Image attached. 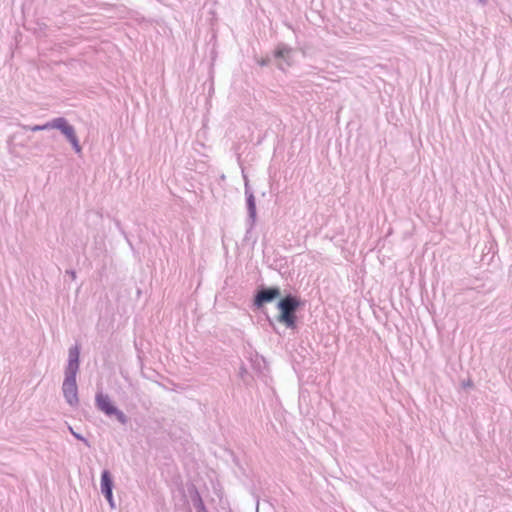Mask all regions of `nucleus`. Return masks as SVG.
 Here are the masks:
<instances>
[{
  "mask_svg": "<svg viewBox=\"0 0 512 512\" xmlns=\"http://www.w3.org/2000/svg\"><path fill=\"white\" fill-rule=\"evenodd\" d=\"M61 134L71 144V146L76 154H80L82 152V147L80 145L79 139L77 137V134H76V131H75V128L73 125H71L68 122Z\"/></svg>",
  "mask_w": 512,
  "mask_h": 512,
  "instance_id": "7",
  "label": "nucleus"
},
{
  "mask_svg": "<svg viewBox=\"0 0 512 512\" xmlns=\"http://www.w3.org/2000/svg\"><path fill=\"white\" fill-rule=\"evenodd\" d=\"M81 346L76 343L68 350V360L64 369V380L62 383V393L65 401L71 407L79 404L77 375L80 370Z\"/></svg>",
  "mask_w": 512,
  "mask_h": 512,
  "instance_id": "1",
  "label": "nucleus"
},
{
  "mask_svg": "<svg viewBox=\"0 0 512 512\" xmlns=\"http://www.w3.org/2000/svg\"><path fill=\"white\" fill-rule=\"evenodd\" d=\"M68 428H69V432L72 434V436H73L75 439H77V440H79V441L83 442V443H84L88 448H90V447H91V444H90L89 440H88L86 437H84L82 434H80V433H78V432L74 431V430H73V428H72L71 426H69Z\"/></svg>",
  "mask_w": 512,
  "mask_h": 512,
  "instance_id": "13",
  "label": "nucleus"
},
{
  "mask_svg": "<svg viewBox=\"0 0 512 512\" xmlns=\"http://www.w3.org/2000/svg\"><path fill=\"white\" fill-rule=\"evenodd\" d=\"M221 243L224 245V234L221 235Z\"/></svg>",
  "mask_w": 512,
  "mask_h": 512,
  "instance_id": "20",
  "label": "nucleus"
},
{
  "mask_svg": "<svg viewBox=\"0 0 512 512\" xmlns=\"http://www.w3.org/2000/svg\"><path fill=\"white\" fill-rule=\"evenodd\" d=\"M481 5H486L489 0H476Z\"/></svg>",
  "mask_w": 512,
  "mask_h": 512,
  "instance_id": "19",
  "label": "nucleus"
},
{
  "mask_svg": "<svg viewBox=\"0 0 512 512\" xmlns=\"http://www.w3.org/2000/svg\"><path fill=\"white\" fill-rule=\"evenodd\" d=\"M24 129L31 130L33 132L42 131L41 125H34V126H24Z\"/></svg>",
  "mask_w": 512,
  "mask_h": 512,
  "instance_id": "15",
  "label": "nucleus"
},
{
  "mask_svg": "<svg viewBox=\"0 0 512 512\" xmlns=\"http://www.w3.org/2000/svg\"><path fill=\"white\" fill-rule=\"evenodd\" d=\"M463 386L470 387V386H472V382L470 380H468L467 382H463Z\"/></svg>",
  "mask_w": 512,
  "mask_h": 512,
  "instance_id": "18",
  "label": "nucleus"
},
{
  "mask_svg": "<svg viewBox=\"0 0 512 512\" xmlns=\"http://www.w3.org/2000/svg\"><path fill=\"white\" fill-rule=\"evenodd\" d=\"M95 407L105 416L109 418H116V420L122 425H126L129 422V417L119 409L110 396L102 390L97 391L95 394Z\"/></svg>",
  "mask_w": 512,
  "mask_h": 512,
  "instance_id": "3",
  "label": "nucleus"
},
{
  "mask_svg": "<svg viewBox=\"0 0 512 512\" xmlns=\"http://www.w3.org/2000/svg\"><path fill=\"white\" fill-rule=\"evenodd\" d=\"M250 361L254 370H256L259 373H263V370L266 368V362L263 357L259 356L258 354H255L254 357L250 358Z\"/></svg>",
  "mask_w": 512,
  "mask_h": 512,
  "instance_id": "12",
  "label": "nucleus"
},
{
  "mask_svg": "<svg viewBox=\"0 0 512 512\" xmlns=\"http://www.w3.org/2000/svg\"><path fill=\"white\" fill-rule=\"evenodd\" d=\"M61 134L71 144V146L76 154H80L82 152V147L80 145L79 139L77 137V134H76V131H75V128L73 125H71L68 122Z\"/></svg>",
  "mask_w": 512,
  "mask_h": 512,
  "instance_id": "6",
  "label": "nucleus"
},
{
  "mask_svg": "<svg viewBox=\"0 0 512 512\" xmlns=\"http://www.w3.org/2000/svg\"><path fill=\"white\" fill-rule=\"evenodd\" d=\"M68 122L69 121L65 117L54 118L51 121L41 124L42 131L50 130V129H57L62 133V131L64 130V128Z\"/></svg>",
  "mask_w": 512,
  "mask_h": 512,
  "instance_id": "9",
  "label": "nucleus"
},
{
  "mask_svg": "<svg viewBox=\"0 0 512 512\" xmlns=\"http://www.w3.org/2000/svg\"><path fill=\"white\" fill-rule=\"evenodd\" d=\"M114 488V478L110 470L104 469L101 472V478H100V490L102 495L103 494H110L113 492Z\"/></svg>",
  "mask_w": 512,
  "mask_h": 512,
  "instance_id": "8",
  "label": "nucleus"
},
{
  "mask_svg": "<svg viewBox=\"0 0 512 512\" xmlns=\"http://www.w3.org/2000/svg\"><path fill=\"white\" fill-rule=\"evenodd\" d=\"M66 274L69 275L72 280L76 279V271L74 269L66 270Z\"/></svg>",
  "mask_w": 512,
  "mask_h": 512,
  "instance_id": "16",
  "label": "nucleus"
},
{
  "mask_svg": "<svg viewBox=\"0 0 512 512\" xmlns=\"http://www.w3.org/2000/svg\"><path fill=\"white\" fill-rule=\"evenodd\" d=\"M292 48L286 44H279L275 50V57L284 60L287 65H290Z\"/></svg>",
  "mask_w": 512,
  "mask_h": 512,
  "instance_id": "11",
  "label": "nucleus"
},
{
  "mask_svg": "<svg viewBox=\"0 0 512 512\" xmlns=\"http://www.w3.org/2000/svg\"><path fill=\"white\" fill-rule=\"evenodd\" d=\"M245 194L247 196L246 202H247V210H248V217L251 221V225L254 224L256 220V202L255 197L252 192H249L246 188Z\"/></svg>",
  "mask_w": 512,
  "mask_h": 512,
  "instance_id": "10",
  "label": "nucleus"
},
{
  "mask_svg": "<svg viewBox=\"0 0 512 512\" xmlns=\"http://www.w3.org/2000/svg\"><path fill=\"white\" fill-rule=\"evenodd\" d=\"M186 488L190 501L192 505L195 507L196 512H208L202 499V496L199 490L197 489L196 485L193 483H188L186 485Z\"/></svg>",
  "mask_w": 512,
  "mask_h": 512,
  "instance_id": "5",
  "label": "nucleus"
},
{
  "mask_svg": "<svg viewBox=\"0 0 512 512\" xmlns=\"http://www.w3.org/2000/svg\"><path fill=\"white\" fill-rule=\"evenodd\" d=\"M301 306V301L298 297L288 294L280 299L277 303V308L280 311L277 320L283 323L287 328H295L296 326V311Z\"/></svg>",
  "mask_w": 512,
  "mask_h": 512,
  "instance_id": "2",
  "label": "nucleus"
},
{
  "mask_svg": "<svg viewBox=\"0 0 512 512\" xmlns=\"http://www.w3.org/2000/svg\"><path fill=\"white\" fill-rule=\"evenodd\" d=\"M270 62V60L268 58L266 59H262L261 61H259L258 63L261 65V66H266L268 65Z\"/></svg>",
  "mask_w": 512,
  "mask_h": 512,
  "instance_id": "17",
  "label": "nucleus"
},
{
  "mask_svg": "<svg viewBox=\"0 0 512 512\" xmlns=\"http://www.w3.org/2000/svg\"><path fill=\"white\" fill-rule=\"evenodd\" d=\"M281 295L278 287H261L254 296V305L257 308L263 307L264 304L272 302Z\"/></svg>",
  "mask_w": 512,
  "mask_h": 512,
  "instance_id": "4",
  "label": "nucleus"
},
{
  "mask_svg": "<svg viewBox=\"0 0 512 512\" xmlns=\"http://www.w3.org/2000/svg\"><path fill=\"white\" fill-rule=\"evenodd\" d=\"M103 496L107 500V502L109 503V506L112 509H114L115 508V502H114L113 492H111L110 494H103Z\"/></svg>",
  "mask_w": 512,
  "mask_h": 512,
  "instance_id": "14",
  "label": "nucleus"
}]
</instances>
